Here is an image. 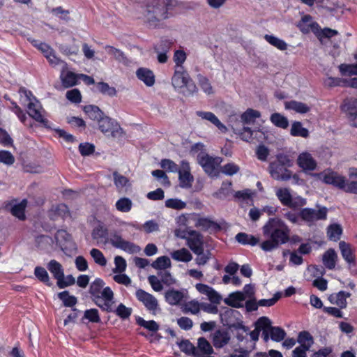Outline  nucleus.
Listing matches in <instances>:
<instances>
[{"label": "nucleus", "instance_id": "nucleus-22", "mask_svg": "<svg viewBox=\"0 0 357 357\" xmlns=\"http://www.w3.org/2000/svg\"><path fill=\"white\" fill-rule=\"evenodd\" d=\"M344 191L357 194V169L354 168L349 170V178L346 179Z\"/></svg>", "mask_w": 357, "mask_h": 357}, {"label": "nucleus", "instance_id": "nucleus-57", "mask_svg": "<svg viewBox=\"0 0 357 357\" xmlns=\"http://www.w3.org/2000/svg\"><path fill=\"white\" fill-rule=\"evenodd\" d=\"M340 70L343 75H357V63L356 64H341L339 66Z\"/></svg>", "mask_w": 357, "mask_h": 357}, {"label": "nucleus", "instance_id": "nucleus-13", "mask_svg": "<svg viewBox=\"0 0 357 357\" xmlns=\"http://www.w3.org/2000/svg\"><path fill=\"white\" fill-rule=\"evenodd\" d=\"M189 163L187 161L181 162V169L178 171L180 186L183 188H188L192 186L193 176L190 172Z\"/></svg>", "mask_w": 357, "mask_h": 357}, {"label": "nucleus", "instance_id": "nucleus-31", "mask_svg": "<svg viewBox=\"0 0 357 357\" xmlns=\"http://www.w3.org/2000/svg\"><path fill=\"white\" fill-rule=\"evenodd\" d=\"M105 49L107 53L114 57L118 62L127 64L128 60L125 54L119 49L115 48L113 46L106 45Z\"/></svg>", "mask_w": 357, "mask_h": 357}, {"label": "nucleus", "instance_id": "nucleus-20", "mask_svg": "<svg viewBox=\"0 0 357 357\" xmlns=\"http://www.w3.org/2000/svg\"><path fill=\"white\" fill-rule=\"evenodd\" d=\"M28 114L29 115L34 119L36 121L46 124L48 121L43 118V115L40 113V106L39 105V102H31L28 103Z\"/></svg>", "mask_w": 357, "mask_h": 357}, {"label": "nucleus", "instance_id": "nucleus-33", "mask_svg": "<svg viewBox=\"0 0 357 357\" xmlns=\"http://www.w3.org/2000/svg\"><path fill=\"white\" fill-rule=\"evenodd\" d=\"M84 111L91 119L98 122L104 116V113L96 105H86L84 107Z\"/></svg>", "mask_w": 357, "mask_h": 357}, {"label": "nucleus", "instance_id": "nucleus-4", "mask_svg": "<svg viewBox=\"0 0 357 357\" xmlns=\"http://www.w3.org/2000/svg\"><path fill=\"white\" fill-rule=\"evenodd\" d=\"M292 165L289 156L283 153L276 155V160L269 165V173L273 178L278 181H287L291 177V172L287 168Z\"/></svg>", "mask_w": 357, "mask_h": 357}, {"label": "nucleus", "instance_id": "nucleus-15", "mask_svg": "<svg viewBox=\"0 0 357 357\" xmlns=\"http://www.w3.org/2000/svg\"><path fill=\"white\" fill-rule=\"evenodd\" d=\"M212 342L216 349H221L230 341L231 336L227 330L222 328L215 331L212 335Z\"/></svg>", "mask_w": 357, "mask_h": 357}, {"label": "nucleus", "instance_id": "nucleus-17", "mask_svg": "<svg viewBox=\"0 0 357 357\" xmlns=\"http://www.w3.org/2000/svg\"><path fill=\"white\" fill-rule=\"evenodd\" d=\"M197 116L202 119L207 120L215 126L222 132L225 133L227 131V127L222 124L218 118L211 112L197 111Z\"/></svg>", "mask_w": 357, "mask_h": 357}, {"label": "nucleus", "instance_id": "nucleus-27", "mask_svg": "<svg viewBox=\"0 0 357 357\" xmlns=\"http://www.w3.org/2000/svg\"><path fill=\"white\" fill-rule=\"evenodd\" d=\"M284 107L286 109L293 110L299 114H305L310 110V106L296 100L286 101L284 102Z\"/></svg>", "mask_w": 357, "mask_h": 357}, {"label": "nucleus", "instance_id": "nucleus-53", "mask_svg": "<svg viewBox=\"0 0 357 357\" xmlns=\"http://www.w3.org/2000/svg\"><path fill=\"white\" fill-rule=\"evenodd\" d=\"M132 308L126 307L124 304L120 303L116 310H113L114 312L118 317L122 319H128L132 314Z\"/></svg>", "mask_w": 357, "mask_h": 357}, {"label": "nucleus", "instance_id": "nucleus-58", "mask_svg": "<svg viewBox=\"0 0 357 357\" xmlns=\"http://www.w3.org/2000/svg\"><path fill=\"white\" fill-rule=\"evenodd\" d=\"M199 84L202 89L206 93L211 94L213 93V89L207 77L199 74L197 75Z\"/></svg>", "mask_w": 357, "mask_h": 357}, {"label": "nucleus", "instance_id": "nucleus-37", "mask_svg": "<svg viewBox=\"0 0 357 357\" xmlns=\"http://www.w3.org/2000/svg\"><path fill=\"white\" fill-rule=\"evenodd\" d=\"M297 26L303 33H309L312 30V17L310 15H305L298 22Z\"/></svg>", "mask_w": 357, "mask_h": 357}, {"label": "nucleus", "instance_id": "nucleus-47", "mask_svg": "<svg viewBox=\"0 0 357 357\" xmlns=\"http://www.w3.org/2000/svg\"><path fill=\"white\" fill-rule=\"evenodd\" d=\"M96 87L100 93L110 97L116 95V90L114 87L110 86L107 83L104 82H98Z\"/></svg>", "mask_w": 357, "mask_h": 357}, {"label": "nucleus", "instance_id": "nucleus-18", "mask_svg": "<svg viewBox=\"0 0 357 357\" xmlns=\"http://www.w3.org/2000/svg\"><path fill=\"white\" fill-rule=\"evenodd\" d=\"M246 298L241 291H235L231 293L229 296L224 299V302L229 306L240 308L243 307V301Z\"/></svg>", "mask_w": 357, "mask_h": 357}, {"label": "nucleus", "instance_id": "nucleus-21", "mask_svg": "<svg viewBox=\"0 0 357 357\" xmlns=\"http://www.w3.org/2000/svg\"><path fill=\"white\" fill-rule=\"evenodd\" d=\"M137 78L143 82L146 86H151L155 83L153 73L146 68H140L136 72Z\"/></svg>", "mask_w": 357, "mask_h": 357}, {"label": "nucleus", "instance_id": "nucleus-8", "mask_svg": "<svg viewBox=\"0 0 357 357\" xmlns=\"http://www.w3.org/2000/svg\"><path fill=\"white\" fill-rule=\"evenodd\" d=\"M135 295L137 300L142 303L146 310L153 314H155L156 312L160 310L158 301L152 294L139 289L136 291Z\"/></svg>", "mask_w": 357, "mask_h": 357}, {"label": "nucleus", "instance_id": "nucleus-14", "mask_svg": "<svg viewBox=\"0 0 357 357\" xmlns=\"http://www.w3.org/2000/svg\"><path fill=\"white\" fill-rule=\"evenodd\" d=\"M196 289L202 294H204L213 304H220L222 301L221 295L213 288L207 284L198 283L195 285Z\"/></svg>", "mask_w": 357, "mask_h": 357}, {"label": "nucleus", "instance_id": "nucleus-46", "mask_svg": "<svg viewBox=\"0 0 357 357\" xmlns=\"http://www.w3.org/2000/svg\"><path fill=\"white\" fill-rule=\"evenodd\" d=\"M151 266L157 270H165L171 267V261L167 256L159 257L151 264Z\"/></svg>", "mask_w": 357, "mask_h": 357}, {"label": "nucleus", "instance_id": "nucleus-40", "mask_svg": "<svg viewBox=\"0 0 357 357\" xmlns=\"http://www.w3.org/2000/svg\"><path fill=\"white\" fill-rule=\"evenodd\" d=\"M178 346L180 349L185 354L192 356L194 357L199 356L196 347L188 340H182L178 344Z\"/></svg>", "mask_w": 357, "mask_h": 357}, {"label": "nucleus", "instance_id": "nucleus-35", "mask_svg": "<svg viewBox=\"0 0 357 357\" xmlns=\"http://www.w3.org/2000/svg\"><path fill=\"white\" fill-rule=\"evenodd\" d=\"M91 236L98 243H105L108 236L107 229L99 225L93 229Z\"/></svg>", "mask_w": 357, "mask_h": 357}, {"label": "nucleus", "instance_id": "nucleus-26", "mask_svg": "<svg viewBox=\"0 0 357 357\" xmlns=\"http://www.w3.org/2000/svg\"><path fill=\"white\" fill-rule=\"evenodd\" d=\"M195 227L204 231H219L221 229L217 222L206 218H198L195 222Z\"/></svg>", "mask_w": 357, "mask_h": 357}, {"label": "nucleus", "instance_id": "nucleus-36", "mask_svg": "<svg viewBox=\"0 0 357 357\" xmlns=\"http://www.w3.org/2000/svg\"><path fill=\"white\" fill-rule=\"evenodd\" d=\"M270 121L274 126L282 129H286L289 126L287 118L278 112L271 114Z\"/></svg>", "mask_w": 357, "mask_h": 357}, {"label": "nucleus", "instance_id": "nucleus-30", "mask_svg": "<svg viewBox=\"0 0 357 357\" xmlns=\"http://www.w3.org/2000/svg\"><path fill=\"white\" fill-rule=\"evenodd\" d=\"M61 79L62 84L65 88L72 87L77 84V79L79 77L78 75L73 72L63 70L61 74Z\"/></svg>", "mask_w": 357, "mask_h": 357}, {"label": "nucleus", "instance_id": "nucleus-2", "mask_svg": "<svg viewBox=\"0 0 357 357\" xmlns=\"http://www.w3.org/2000/svg\"><path fill=\"white\" fill-rule=\"evenodd\" d=\"M105 282L100 278H96L90 284L89 292L91 300L102 310L111 312L115 303L114 292L110 287L104 288Z\"/></svg>", "mask_w": 357, "mask_h": 357}, {"label": "nucleus", "instance_id": "nucleus-52", "mask_svg": "<svg viewBox=\"0 0 357 357\" xmlns=\"http://www.w3.org/2000/svg\"><path fill=\"white\" fill-rule=\"evenodd\" d=\"M90 255L93 259L96 264L101 266H105L107 265V259L103 255L102 252L96 248H93L90 251Z\"/></svg>", "mask_w": 357, "mask_h": 357}, {"label": "nucleus", "instance_id": "nucleus-64", "mask_svg": "<svg viewBox=\"0 0 357 357\" xmlns=\"http://www.w3.org/2000/svg\"><path fill=\"white\" fill-rule=\"evenodd\" d=\"M66 98L73 103H79L82 100L80 91L77 89L68 91L66 94Z\"/></svg>", "mask_w": 357, "mask_h": 357}, {"label": "nucleus", "instance_id": "nucleus-34", "mask_svg": "<svg viewBox=\"0 0 357 357\" xmlns=\"http://www.w3.org/2000/svg\"><path fill=\"white\" fill-rule=\"evenodd\" d=\"M290 134L294 137L306 138L309 136V131L302 126V123L300 121H294L291 124Z\"/></svg>", "mask_w": 357, "mask_h": 357}, {"label": "nucleus", "instance_id": "nucleus-43", "mask_svg": "<svg viewBox=\"0 0 357 357\" xmlns=\"http://www.w3.org/2000/svg\"><path fill=\"white\" fill-rule=\"evenodd\" d=\"M58 298L62 301L66 307H73L77 302V298L74 296H70L68 291L59 293Z\"/></svg>", "mask_w": 357, "mask_h": 357}, {"label": "nucleus", "instance_id": "nucleus-6", "mask_svg": "<svg viewBox=\"0 0 357 357\" xmlns=\"http://www.w3.org/2000/svg\"><path fill=\"white\" fill-rule=\"evenodd\" d=\"M197 162L208 176L211 177L218 176V167L222 162V158L212 157L204 152H201L197 155Z\"/></svg>", "mask_w": 357, "mask_h": 357}, {"label": "nucleus", "instance_id": "nucleus-50", "mask_svg": "<svg viewBox=\"0 0 357 357\" xmlns=\"http://www.w3.org/2000/svg\"><path fill=\"white\" fill-rule=\"evenodd\" d=\"M132 201L127 197H123L119 199L116 202V208L119 211L127 213L131 210Z\"/></svg>", "mask_w": 357, "mask_h": 357}, {"label": "nucleus", "instance_id": "nucleus-1", "mask_svg": "<svg viewBox=\"0 0 357 357\" xmlns=\"http://www.w3.org/2000/svg\"><path fill=\"white\" fill-rule=\"evenodd\" d=\"M262 230L264 235L268 238L260 244V248L265 252L272 251L289 241L290 229L278 218L269 219Z\"/></svg>", "mask_w": 357, "mask_h": 357}, {"label": "nucleus", "instance_id": "nucleus-39", "mask_svg": "<svg viewBox=\"0 0 357 357\" xmlns=\"http://www.w3.org/2000/svg\"><path fill=\"white\" fill-rule=\"evenodd\" d=\"M34 275L38 280L46 285L49 287L52 285L48 273L45 268L42 266H36L34 269Z\"/></svg>", "mask_w": 357, "mask_h": 357}, {"label": "nucleus", "instance_id": "nucleus-45", "mask_svg": "<svg viewBox=\"0 0 357 357\" xmlns=\"http://www.w3.org/2000/svg\"><path fill=\"white\" fill-rule=\"evenodd\" d=\"M276 195L281 203L284 206H290L292 197L289 190L287 188H280L277 190Z\"/></svg>", "mask_w": 357, "mask_h": 357}, {"label": "nucleus", "instance_id": "nucleus-9", "mask_svg": "<svg viewBox=\"0 0 357 357\" xmlns=\"http://www.w3.org/2000/svg\"><path fill=\"white\" fill-rule=\"evenodd\" d=\"M111 244L116 248L121 249L130 254L138 253L141 248L135 243L124 240L119 235H114L110 240Z\"/></svg>", "mask_w": 357, "mask_h": 357}, {"label": "nucleus", "instance_id": "nucleus-5", "mask_svg": "<svg viewBox=\"0 0 357 357\" xmlns=\"http://www.w3.org/2000/svg\"><path fill=\"white\" fill-rule=\"evenodd\" d=\"M172 84L175 89L185 88L183 91L185 96L193 95L197 91V87L190 78L184 67H176L172 78Z\"/></svg>", "mask_w": 357, "mask_h": 357}, {"label": "nucleus", "instance_id": "nucleus-29", "mask_svg": "<svg viewBox=\"0 0 357 357\" xmlns=\"http://www.w3.org/2000/svg\"><path fill=\"white\" fill-rule=\"evenodd\" d=\"M48 271L52 274L53 277L56 280V282L63 277L64 270L62 265L56 261L52 259L47 265Z\"/></svg>", "mask_w": 357, "mask_h": 357}, {"label": "nucleus", "instance_id": "nucleus-28", "mask_svg": "<svg viewBox=\"0 0 357 357\" xmlns=\"http://www.w3.org/2000/svg\"><path fill=\"white\" fill-rule=\"evenodd\" d=\"M339 248L342 257L349 264H355V257L351 250L350 244L345 241H340L339 243Z\"/></svg>", "mask_w": 357, "mask_h": 357}, {"label": "nucleus", "instance_id": "nucleus-60", "mask_svg": "<svg viewBox=\"0 0 357 357\" xmlns=\"http://www.w3.org/2000/svg\"><path fill=\"white\" fill-rule=\"evenodd\" d=\"M75 279L72 275H68L65 276L63 274V277L61 278L57 282L56 284L60 289H64L67 287L73 285L75 283Z\"/></svg>", "mask_w": 357, "mask_h": 357}, {"label": "nucleus", "instance_id": "nucleus-23", "mask_svg": "<svg viewBox=\"0 0 357 357\" xmlns=\"http://www.w3.org/2000/svg\"><path fill=\"white\" fill-rule=\"evenodd\" d=\"M351 296V294L344 291H341L335 294H332L328 299L332 304L337 305L340 308L344 309L347 307V298Z\"/></svg>", "mask_w": 357, "mask_h": 357}, {"label": "nucleus", "instance_id": "nucleus-25", "mask_svg": "<svg viewBox=\"0 0 357 357\" xmlns=\"http://www.w3.org/2000/svg\"><path fill=\"white\" fill-rule=\"evenodd\" d=\"M196 349L199 356L195 357H205V356L211 355L213 353V349L209 342L202 337L198 339Z\"/></svg>", "mask_w": 357, "mask_h": 357}, {"label": "nucleus", "instance_id": "nucleus-54", "mask_svg": "<svg viewBox=\"0 0 357 357\" xmlns=\"http://www.w3.org/2000/svg\"><path fill=\"white\" fill-rule=\"evenodd\" d=\"M114 182L118 189H122L127 186L129 183V180L127 177L120 174L116 171L113 172Z\"/></svg>", "mask_w": 357, "mask_h": 357}, {"label": "nucleus", "instance_id": "nucleus-11", "mask_svg": "<svg viewBox=\"0 0 357 357\" xmlns=\"http://www.w3.org/2000/svg\"><path fill=\"white\" fill-rule=\"evenodd\" d=\"M314 34L321 45H326L331 41V38L337 35L338 32L330 28L321 29L317 23L314 22Z\"/></svg>", "mask_w": 357, "mask_h": 357}, {"label": "nucleus", "instance_id": "nucleus-24", "mask_svg": "<svg viewBox=\"0 0 357 357\" xmlns=\"http://www.w3.org/2000/svg\"><path fill=\"white\" fill-rule=\"evenodd\" d=\"M337 255L334 249L330 248L326 251L322 256V262L326 268L332 270L335 268Z\"/></svg>", "mask_w": 357, "mask_h": 357}, {"label": "nucleus", "instance_id": "nucleus-49", "mask_svg": "<svg viewBox=\"0 0 357 357\" xmlns=\"http://www.w3.org/2000/svg\"><path fill=\"white\" fill-rule=\"evenodd\" d=\"M260 112L252 109H248L241 114V121L245 123H249L254 121L256 119L260 117Z\"/></svg>", "mask_w": 357, "mask_h": 357}, {"label": "nucleus", "instance_id": "nucleus-41", "mask_svg": "<svg viewBox=\"0 0 357 357\" xmlns=\"http://www.w3.org/2000/svg\"><path fill=\"white\" fill-rule=\"evenodd\" d=\"M342 229L338 224H332L327 229V235L330 240L337 241L340 238Z\"/></svg>", "mask_w": 357, "mask_h": 357}, {"label": "nucleus", "instance_id": "nucleus-44", "mask_svg": "<svg viewBox=\"0 0 357 357\" xmlns=\"http://www.w3.org/2000/svg\"><path fill=\"white\" fill-rule=\"evenodd\" d=\"M98 123L100 130L104 134H107L109 131H111L113 126L115 125L114 121L112 119L105 115Z\"/></svg>", "mask_w": 357, "mask_h": 357}, {"label": "nucleus", "instance_id": "nucleus-16", "mask_svg": "<svg viewBox=\"0 0 357 357\" xmlns=\"http://www.w3.org/2000/svg\"><path fill=\"white\" fill-rule=\"evenodd\" d=\"M185 297V290L169 289L165 293V299L171 305H178Z\"/></svg>", "mask_w": 357, "mask_h": 357}, {"label": "nucleus", "instance_id": "nucleus-7", "mask_svg": "<svg viewBox=\"0 0 357 357\" xmlns=\"http://www.w3.org/2000/svg\"><path fill=\"white\" fill-rule=\"evenodd\" d=\"M346 178L336 172L314 174V180L321 181L326 184H331L339 189L343 190L346 183Z\"/></svg>", "mask_w": 357, "mask_h": 357}, {"label": "nucleus", "instance_id": "nucleus-42", "mask_svg": "<svg viewBox=\"0 0 357 357\" xmlns=\"http://www.w3.org/2000/svg\"><path fill=\"white\" fill-rule=\"evenodd\" d=\"M264 39L271 45L278 48L280 50H286L287 49V44L282 39L274 36L273 35L266 34Z\"/></svg>", "mask_w": 357, "mask_h": 357}, {"label": "nucleus", "instance_id": "nucleus-63", "mask_svg": "<svg viewBox=\"0 0 357 357\" xmlns=\"http://www.w3.org/2000/svg\"><path fill=\"white\" fill-rule=\"evenodd\" d=\"M239 167L233 162L225 165L221 169L222 172L227 176L236 174L239 172Z\"/></svg>", "mask_w": 357, "mask_h": 357}, {"label": "nucleus", "instance_id": "nucleus-10", "mask_svg": "<svg viewBox=\"0 0 357 357\" xmlns=\"http://www.w3.org/2000/svg\"><path fill=\"white\" fill-rule=\"evenodd\" d=\"M186 243L195 254H201L204 251L203 236L197 231H190Z\"/></svg>", "mask_w": 357, "mask_h": 357}, {"label": "nucleus", "instance_id": "nucleus-38", "mask_svg": "<svg viewBox=\"0 0 357 357\" xmlns=\"http://www.w3.org/2000/svg\"><path fill=\"white\" fill-rule=\"evenodd\" d=\"M26 204L27 202L26 199H23L20 203L14 204L10 212L11 214L20 220H24L25 219L24 211Z\"/></svg>", "mask_w": 357, "mask_h": 357}, {"label": "nucleus", "instance_id": "nucleus-48", "mask_svg": "<svg viewBox=\"0 0 357 357\" xmlns=\"http://www.w3.org/2000/svg\"><path fill=\"white\" fill-rule=\"evenodd\" d=\"M137 324L151 332H157L159 330V325L153 320L146 321L142 317L136 319Z\"/></svg>", "mask_w": 357, "mask_h": 357}, {"label": "nucleus", "instance_id": "nucleus-55", "mask_svg": "<svg viewBox=\"0 0 357 357\" xmlns=\"http://www.w3.org/2000/svg\"><path fill=\"white\" fill-rule=\"evenodd\" d=\"M158 277L160 278L162 284L166 286H171L176 284V280L175 278L172 277L171 273L167 271H160L158 273Z\"/></svg>", "mask_w": 357, "mask_h": 357}, {"label": "nucleus", "instance_id": "nucleus-51", "mask_svg": "<svg viewBox=\"0 0 357 357\" xmlns=\"http://www.w3.org/2000/svg\"><path fill=\"white\" fill-rule=\"evenodd\" d=\"M269 332L271 340L275 342H280L283 340L286 336L284 330L280 327L272 326Z\"/></svg>", "mask_w": 357, "mask_h": 357}, {"label": "nucleus", "instance_id": "nucleus-56", "mask_svg": "<svg viewBox=\"0 0 357 357\" xmlns=\"http://www.w3.org/2000/svg\"><path fill=\"white\" fill-rule=\"evenodd\" d=\"M255 328L258 329L259 331L261 330L264 331V330H269L271 329V321L269 318L266 317H261L259 319H257V321L255 324Z\"/></svg>", "mask_w": 357, "mask_h": 357}, {"label": "nucleus", "instance_id": "nucleus-19", "mask_svg": "<svg viewBox=\"0 0 357 357\" xmlns=\"http://www.w3.org/2000/svg\"><path fill=\"white\" fill-rule=\"evenodd\" d=\"M298 166L309 174H312V156L310 153H301L297 159Z\"/></svg>", "mask_w": 357, "mask_h": 357}, {"label": "nucleus", "instance_id": "nucleus-59", "mask_svg": "<svg viewBox=\"0 0 357 357\" xmlns=\"http://www.w3.org/2000/svg\"><path fill=\"white\" fill-rule=\"evenodd\" d=\"M165 206L169 208L181 210L186 206V203L178 199H168L165 201Z\"/></svg>", "mask_w": 357, "mask_h": 357}, {"label": "nucleus", "instance_id": "nucleus-3", "mask_svg": "<svg viewBox=\"0 0 357 357\" xmlns=\"http://www.w3.org/2000/svg\"><path fill=\"white\" fill-rule=\"evenodd\" d=\"M167 17V7L165 1H155L147 5L144 13V18L146 23L150 27H157L158 22Z\"/></svg>", "mask_w": 357, "mask_h": 357}, {"label": "nucleus", "instance_id": "nucleus-61", "mask_svg": "<svg viewBox=\"0 0 357 357\" xmlns=\"http://www.w3.org/2000/svg\"><path fill=\"white\" fill-rule=\"evenodd\" d=\"M187 56L183 50H178L174 52L173 60L176 67H183V63L186 60Z\"/></svg>", "mask_w": 357, "mask_h": 357}, {"label": "nucleus", "instance_id": "nucleus-32", "mask_svg": "<svg viewBox=\"0 0 357 357\" xmlns=\"http://www.w3.org/2000/svg\"><path fill=\"white\" fill-rule=\"evenodd\" d=\"M172 258L177 261L188 262L192 260V256L186 248H181L173 251L170 254Z\"/></svg>", "mask_w": 357, "mask_h": 357}, {"label": "nucleus", "instance_id": "nucleus-12", "mask_svg": "<svg viewBox=\"0 0 357 357\" xmlns=\"http://www.w3.org/2000/svg\"><path fill=\"white\" fill-rule=\"evenodd\" d=\"M342 109L347 112L351 126L357 128V99L351 98L344 100Z\"/></svg>", "mask_w": 357, "mask_h": 357}, {"label": "nucleus", "instance_id": "nucleus-62", "mask_svg": "<svg viewBox=\"0 0 357 357\" xmlns=\"http://www.w3.org/2000/svg\"><path fill=\"white\" fill-rule=\"evenodd\" d=\"M201 310V303L197 301H191L185 305V312H191L193 314H197Z\"/></svg>", "mask_w": 357, "mask_h": 357}]
</instances>
